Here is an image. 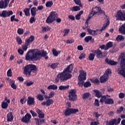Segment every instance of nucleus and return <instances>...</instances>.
<instances>
[{
    "label": "nucleus",
    "mask_w": 125,
    "mask_h": 125,
    "mask_svg": "<svg viewBox=\"0 0 125 125\" xmlns=\"http://www.w3.org/2000/svg\"><path fill=\"white\" fill-rule=\"evenodd\" d=\"M74 69V63H71L65 68L62 72H59L57 75V77L55 79V82L56 83H59L60 81L61 83H64L66 81L71 79L72 78V71Z\"/></svg>",
    "instance_id": "nucleus-1"
},
{
    "label": "nucleus",
    "mask_w": 125,
    "mask_h": 125,
    "mask_svg": "<svg viewBox=\"0 0 125 125\" xmlns=\"http://www.w3.org/2000/svg\"><path fill=\"white\" fill-rule=\"evenodd\" d=\"M120 66L118 68V74H120L125 78V54L120 56Z\"/></svg>",
    "instance_id": "nucleus-2"
},
{
    "label": "nucleus",
    "mask_w": 125,
    "mask_h": 125,
    "mask_svg": "<svg viewBox=\"0 0 125 125\" xmlns=\"http://www.w3.org/2000/svg\"><path fill=\"white\" fill-rule=\"evenodd\" d=\"M109 24L110 21L107 20L106 22L104 24L102 29H97L96 30H92L90 28H88L87 30L88 33H89L90 35H91L92 36H96L97 35H100V34H101L102 33V31H104V30H105V29H106Z\"/></svg>",
    "instance_id": "nucleus-3"
},
{
    "label": "nucleus",
    "mask_w": 125,
    "mask_h": 125,
    "mask_svg": "<svg viewBox=\"0 0 125 125\" xmlns=\"http://www.w3.org/2000/svg\"><path fill=\"white\" fill-rule=\"evenodd\" d=\"M37 66L35 65L30 64L27 65L24 67L23 73L26 77H29L31 76V72L35 73V72H37Z\"/></svg>",
    "instance_id": "nucleus-4"
},
{
    "label": "nucleus",
    "mask_w": 125,
    "mask_h": 125,
    "mask_svg": "<svg viewBox=\"0 0 125 125\" xmlns=\"http://www.w3.org/2000/svg\"><path fill=\"white\" fill-rule=\"evenodd\" d=\"M26 60L30 61H37L39 60L37 52L34 53V50H30L25 55Z\"/></svg>",
    "instance_id": "nucleus-5"
},
{
    "label": "nucleus",
    "mask_w": 125,
    "mask_h": 125,
    "mask_svg": "<svg viewBox=\"0 0 125 125\" xmlns=\"http://www.w3.org/2000/svg\"><path fill=\"white\" fill-rule=\"evenodd\" d=\"M111 74V70L110 69H107L103 76H101L100 78V82L102 83H106L107 81H108V79H109V75Z\"/></svg>",
    "instance_id": "nucleus-6"
},
{
    "label": "nucleus",
    "mask_w": 125,
    "mask_h": 125,
    "mask_svg": "<svg viewBox=\"0 0 125 125\" xmlns=\"http://www.w3.org/2000/svg\"><path fill=\"white\" fill-rule=\"evenodd\" d=\"M117 20L120 21H125V11L120 10L117 11L116 15L115 16Z\"/></svg>",
    "instance_id": "nucleus-7"
},
{
    "label": "nucleus",
    "mask_w": 125,
    "mask_h": 125,
    "mask_svg": "<svg viewBox=\"0 0 125 125\" xmlns=\"http://www.w3.org/2000/svg\"><path fill=\"white\" fill-rule=\"evenodd\" d=\"M108 95L102 96L101 99H100V102L101 103H103V102H104L105 104H113L114 101L113 100V99L111 98H108Z\"/></svg>",
    "instance_id": "nucleus-8"
},
{
    "label": "nucleus",
    "mask_w": 125,
    "mask_h": 125,
    "mask_svg": "<svg viewBox=\"0 0 125 125\" xmlns=\"http://www.w3.org/2000/svg\"><path fill=\"white\" fill-rule=\"evenodd\" d=\"M94 53L96 54L97 58H103L105 57L107 54V51L102 52L100 49H98V50H95Z\"/></svg>",
    "instance_id": "nucleus-9"
},
{
    "label": "nucleus",
    "mask_w": 125,
    "mask_h": 125,
    "mask_svg": "<svg viewBox=\"0 0 125 125\" xmlns=\"http://www.w3.org/2000/svg\"><path fill=\"white\" fill-rule=\"evenodd\" d=\"M121 118L119 117L118 119L114 118L111 119L109 121H107L106 123V125H118L119 124L121 123Z\"/></svg>",
    "instance_id": "nucleus-10"
},
{
    "label": "nucleus",
    "mask_w": 125,
    "mask_h": 125,
    "mask_svg": "<svg viewBox=\"0 0 125 125\" xmlns=\"http://www.w3.org/2000/svg\"><path fill=\"white\" fill-rule=\"evenodd\" d=\"M91 12L94 15H95V14H97V13H100L101 14H104V15H105V12L101 10V8L98 6L93 7Z\"/></svg>",
    "instance_id": "nucleus-11"
},
{
    "label": "nucleus",
    "mask_w": 125,
    "mask_h": 125,
    "mask_svg": "<svg viewBox=\"0 0 125 125\" xmlns=\"http://www.w3.org/2000/svg\"><path fill=\"white\" fill-rule=\"evenodd\" d=\"M13 15V12L11 11L3 10L1 13H0V17L6 18V17H9Z\"/></svg>",
    "instance_id": "nucleus-12"
},
{
    "label": "nucleus",
    "mask_w": 125,
    "mask_h": 125,
    "mask_svg": "<svg viewBox=\"0 0 125 125\" xmlns=\"http://www.w3.org/2000/svg\"><path fill=\"white\" fill-rule=\"evenodd\" d=\"M69 100L75 101L77 100V95L76 94V90H71L69 93Z\"/></svg>",
    "instance_id": "nucleus-13"
},
{
    "label": "nucleus",
    "mask_w": 125,
    "mask_h": 125,
    "mask_svg": "<svg viewBox=\"0 0 125 125\" xmlns=\"http://www.w3.org/2000/svg\"><path fill=\"white\" fill-rule=\"evenodd\" d=\"M79 112V109L75 108H67L64 112V115L65 116H70L71 114H75Z\"/></svg>",
    "instance_id": "nucleus-14"
},
{
    "label": "nucleus",
    "mask_w": 125,
    "mask_h": 125,
    "mask_svg": "<svg viewBox=\"0 0 125 125\" xmlns=\"http://www.w3.org/2000/svg\"><path fill=\"white\" fill-rule=\"evenodd\" d=\"M10 0H1L0 1V8L1 9H5L8 6Z\"/></svg>",
    "instance_id": "nucleus-15"
},
{
    "label": "nucleus",
    "mask_w": 125,
    "mask_h": 125,
    "mask_svg": "<svg viewBox=\"0 0 125 125\" xmlns=\"http://www.w3.org/2000/svg\"><path fill=\"white\" fill-rule=\"evenodd\" d=\"M37 58H38V60H40V59H41V56H42V57H44L45 59H48V56H46V55L47 54V52L46 51L42 50V51L37 52Z\"/></svg>",
    "instance_id": "nucleus-16"
},
{
    "label": "nucleus",
    "mask_w": 125,
    "mask_h": 125,
    "mask_svg": "<svg viewBox=\"0 0 125 125\" xmlns=\"http://www.w3.org/2000/svg\"><path fill=\"white\" fill-rule=\"evenodd\" d=\"M79 72V81H85L86 80V72L83 70H80Z\"/></svg>",
    "instance_id": "nucleus-17"
},
{
    "label": "nucleus",
    "mask_w": 125,
    "mask_h": 125,
    "mask_svg": "<svg viewBox=\"0 0 125 125\" xmlns=\"http://www.w3.org/2000/svg\"><path fill=\"white\" fill-rule=\"evenodd\" d=\"M31 118H32V115H31L30 113H26V115H25L24 117H23L21 119V122H23L25 124H28V123H30V121Z\"/></svg>",
    "instance_id": "nucleus-18"
},
{
    "label": "nucleus",
    "mask_w": 125,
    "mask_h": 125,
    "mask_svg": "<svg viewBox=\"0 0 125 125\" xmlns=\"http://www.w3.org/2000/svg\"><path fill=\"white\" fill-rule=\"evenodd\" d=\"M5 101L6 102H3L2 103L1 107L2 109L7 108V107H8V104L10 103V100L8 99L7 97L5 98Z\"/></svg>",
    "instance_id": "nucleus-19"
},
{
    "label": "nucleus",
    "mask_w": 125,
    "mask_h": 125,
    "mask_svg": "<svg viewBox=\"0 0 125 125\" xmlns=\"http://www.w3.org/2000/svg\"><path fill=\"white\" fill-rule=\"evenodd\" d=\"M54 102L53 101V100L49 99L47 100L46 102H43L41 104V105H42V106H44V105H46L48 107V106H50L51 104H53Z\"/></svg>",
    "instance_id": "nucleus-20"
},
{
    "label": "nucleus",
    "mask_w": 125,
    "mask_h": 125,
    "mask_svg": "<svg viewBox=\"0 0 125 125\" xmlns=\"http://www.w3.org/2000/svg\"><path fill=\"white\" fill-rule=\"evenodd\" d=\"M27 104L28 105H35V98L31 96L27 98Z\"/></svg>",
    "instance_id": "nucleus-21"
},
{
    "label": "nucleus",
    "mask_w": 125,
    "mask_h": 125,
    "mask_svg": "<svg viewBox=\"0 0 125 125\" xmlns=\"http://www.w3.org/2000/svg\"><path fill=\"white\" fill-rule=\"evenodd\" d=\"M105 62L109 65H111V66H114L115 65H117L118 64V62H115L114 61H112L111 60H109L108 59H105Z\"/></svg>",
    "instance_id": "nucleus-22"
},
{
    "label": "nucleus",
    "mask_w": 125,
    "mask_h": 125,
    "mask_svg": "<svg viewBox=\"0 0 125 125\" xmlns=\"http://www.w3.org/2000/svg\"><path fill=\"white\" fill-rule=\"evenodd\" d=\"M119 31L122 35H125V23H124L119 27Z\"/></svg>",
    "instance_id": "nucleus-23"
},
{
    "label": "nucleus",
    "mask_w": 125,
    "mask_h": 125,
    "mask_svg": "<svg viewBox=\"0 0 125 125\" xmlns=\"http://www.w3.org/2000/svg\"><path fill=\"white\" fill-rule=\"evenodd\" d=\"M36 112L39 115V117L41 119H43L44 118V113L40 109H36Z\"/></svg>",
    "instance_id": "nucleus-24"
},
{
    "label": "nucleus",
    "mask_w": 125,
    "mask_h": 125,
    "mask_svg": "<svg viewBox=\"0 0 125 125\" xmlns=\"http://www.w3.org/2000/svg\"><path fill=\"white\" fill-rule=\"evenodd\" d=\"M34 40H35V37H34V36L33 35H31L27 40L25 41V42L28 44H30V43L34 42Z\"/></svg>",
    "instance_id": "nucleus-25"
},
{
    "label": "nucleus",
    "mask_w": 125,
    "mask_h": 125,
    "mask_svg": "<svg viewBox=\"0 0 125 125\" xmlns=\"http://www.w3.org/2000/svg\"><path fill=\"white\" fill-rule=\"evenodd\" d=\"M94 93L96 97L98 98H100V97H102V93L98 90H94Z\"/></svg>",
    "instance_id": "nucleus-26"
},
{
    "label": "nucleus",
    "mask_w": 125,
    "mask_h": 125,
    "mask_svg": "<svg viewBox=\"0 0 125 125\" xmlns=\"http://www.w3.org/2000/svg\"><path fill=\"white\" fill-rule=\"evenodd\" d=\"M38 11V9L36 7H33L31 9V13L32 16H36L37 15V12Z\"/></svg>",
    "instance_id": "nucleus-27"
},
{
    "label": "nucleus",
    "mask_w": 125,
    "mask_h": 125,
    "mask_svg": "<svg viewBox=\"0 0 125 125\" xmlns=\"http://www.w3.org/2000/svg\"><path fill=\"white\" fill-rule=\"evenodd\" d=\"M50 16L54 19V20H56V19L58 18V15L57 13L55 11H52L50 13Z\"/></svg>",
    "instance_id": "nucleus-28"
},
{
    "label": "nucleus",
    "mask_w": 125,
    "mask_h": 125,
    "mask_svg": "<svg viewBox=\"0 0 125 125\" xmlns=\"http://www.w3.org/2000/svg\"><path fill=\"white\" fill-rule=\"evenodd\" d=\"M54 21H55L54 19L51 17V16L50 15H49V16L47 17L46 22L48 24H50L51 23H53Z\"/></svg>",
    "instance_id": "nucleus-29"
},
{
    "label": "nucleus",
    "mask_w": 125,
    "mask_h": 125,
    "mask_svg": "<svg viewBox=\"0 0 125 125\" xmlns=\"http://www.w3.org/2000/svg\"><path fill=\"white\" fill-rule=\"evenodd\" d=\"M7 118L8 122H12V121H13V115H12V112L8 113Z\"/></svg>",
    "instance_id": "nucleus-30"
},
{
    "label": "nucleus",
    "mask_w": 125,
    "mask_h": 125,
    "mask_svg": "<svg viewBox=\"0 0 125 125\" xmlns=\"http://www.w3.org/2000/svg\"><path fill=\"white\" fill-rule=\"evenodd\" d=\"M10 83H11L12 88H13V89L17 88V85L15 84V81L14 80H10Z\"/></svg>",
    "instance_id": "nucleus-31"
},
{
    "label": "nucleus",
    "mask_w": 125,
    "mask_h": 125,
    "mask_svg": "<svg viewBox=\"0 0 125 125\" xmlns=\"http://www.w3.org/2000/svg\"><path fill=\"white\" fill-rule=\"evenodd\" d=\"M58 88V86H57V85H55V84L49 85L47 87V89H53L54 90H55Z\"/></svg>",
    "instance_id": "nucleus-32"
},
{
    "label": "nucleus",
    "mask_w": 125,
    "mask_h": 125,
    "mask_svg": "<svg viewBox=\"0 0 125 125\" xmlns=\"http://www.w3.org/2000/svg\"><path fill=\"white\" fill-rule=\"evenodd\" d=\"M68 88H69V85H60L59 86V89H60V90H65V89Z\"/></svg>",
    "instance_id": "nucleus-33"
},
{
    "label": "nucleus",
    "mask_w": 125,
    "mask_h": 125,
    "mask_svg": "<svg viewBox=\"0 0 125 125\" xmlns=\"http://www.w3.org/2000/svg\"><path fill=\"white\" fill-rule=\"evenodd\" d=\"M125 40V37L123 35H118L116 37V40L117 42H121V41H124Z\"/></svg>",
    "instance_id": "nucleus-34"
},
{
    "label": "nucleus",
    "mask_w": 125,
    "mask_h": 125,
    "mask_svg": "<svg viewBox=\"0 0 125 125\" xmlns=\"http://www.w3.org/2000/svg\"><path fill=\"white\" fill-rule=\"evenodd\" d=\"M113 46V42H109L106 44V50H108L109 48H111Z\"/></svg>",
    "instance_id": "nucleus-35"
},
{
    "label": "nucleus",
    "mask_w": 125,
    "mask_h": 125,
    "mask_svg": "<svg viewBox=\"0 0 125 125\" xmlns=\"http://www.w3.org/2000/svg\"><path fill=\"white\" fill-rule=\"evenodd\" d=\"M24 13L26 16H30V8H25L24 11Z\"/></svg>",
    "instance_id": "nucleus-36"
},
{
    "label": "nucleus",
    "mask_w": 125,
    "mask_h": 125,
    "mask_svg": "<svg viewBox=\"0 0 125 125\" xmlns=\"http://www.w3.org/2000/svg\"><path fill=\"white\" fill-rule=\"evenodd\" d=\"M42 32L43 33H44V32H48V31H50V27L49 26H46L45 27H42Z\"/></svg>",
    "instance_id": "nucleus-37"
},
{
    "label": "nucleus",
    "mask_w": 125,
    "mask_h": 125,
    "mask_svg": "<svg viewBox=\"0 0 125 125\" xmlns=\"http://www.w3.org/2000/svg\"><path fill=\"white\" fill-rule=\"evenodd\" d=\"M53 5V2L52 1H49L46 3V7H51Z\"/></svg>",
    "instance_id": "nucleus-38"
},
{
    "label": "nucleus",
    "mask_w": 125,
    "mask_h": 125,
    "mask_svg": "<svg viewBox=\"0 0 125 125\" xmlns=\"http://www.w3.org/2000/svg\"><path fill=\"white\" fill-rule=\"evenodd\" d=\"M95 57V54L90 53L89 55V60H90V61H93V60H94Z\"/></svg>",
    "instance_id": "nucleus-39"
},
{
    "label": "nucleus",
    "mask_w": 125,
    "mask_h": 125,
    "mask_svg": "<svg viewBox=\"0 0 125 125\" xmlns=\"http://www.w3.org/2000/svg\"><path fill=\"white\" fill-rule=\"evenodd\" d=\"M78 10H81V8L78 6H73L71 9L72 11H78Z\"/></svg>",
    "instance_id": "nucleus-40"
},
{
    "label": "nucleus",
    "mask_w": 125,
    "mask_h": 125,
    "mask_svg": "<svg viewBox=\"0 0 125 125\" xmlns=\"http://www.w3.org/2000/svg\"><path fill=\"white\" fill-rule=\"evenodd\" d=\"M59 63L58 62L53 63L51 65L50 67L52 69H56L57 68V66H58Z\"/></svg>",
    "instance_id": "nucleus-41"
},
{
    "label": "nucleus",
    "mask_w": 125,
    "mask_h": 125,
    "mask_svg": "<svg viewBox=\"0 0 125 125\" xmlns=\"http://www.w3.org/2000/svg\"><path fill=\"white\" fill-rule=\"evenodd\" d=\"M29 45V44H28L27 43H25L24 45H23L22 46V50L24 51H26V50H27V49H28V46Z\"/></svg>",
    "instance_id": "nucleus-42"
},
{
    "label": "nucleus",
    "mask_w": 125,
    "mask_h": 125,
    "mask_svg": "<svg viewBox=\"0 0 125 125\" xmlns=\"http://www.w3.org/2000/svg\"><path fill=\"white\" fill-rule=\"evenodd\" d=\"M37 98L40 101H42L43 100V99H44L43 98V96H42V94H38L37 96Z\"/></svg>",
    "instance_id": "nucleus-43"
},
{
    "label": "nucleus",
    "mask_w": 125,
    "mask_h": 125,
    "mask_svg": "<svg viewBox=\"0 0 125 125\" xmlns=\"http://www.w3.org/2000/svg\"><path fill=\"white\" fill-rule=\"evenodd\" d=\"M60 52V51H57V50H56L55 49H53V54L54 55V56H58V54H59Z\"/></svg>",
    "instance_id": "nucleus-44"
},
{
    "label": "nucleus",
    "mask_w": 125,
    "mask_h": 125,
    "mask_svg": "<svg viewBox=\"0 0 125 125\" xmlns=\"http://www.w3.org/2000/svg\"><path fill=\"white\" fill-rule=\"evenodd\" d=\"M74 1L76 4L79 5L81 7H83V4L81 2V0H74Z\"/></svg>",
    "instance_id": "nucleus-45"
},
{
    "label": "nucleus",
    "mask_w": 125,
    "mask_h": 125,
    "mask_svg": "<svg viewBox=\"0 0 125 125\" xmlns=\"http://www.w3.org/2000/svg\"><path fill=\"white\" fill-rule=\"evenodd\" d=\"M92 40V37L91 36H87L84 38V41L86 42H88Z\"/></svg>",
    "instance_id": "nucleus-46"
},
{
    "label": "nucleus",
    "mask_w": 125,
    "mask_h": 125,
    "mask_svg": "<svg viewBox=\"0 0 125 125\" xmlns=\"http://www.w3.org/2000/svg\"><path fill=\"white\" fill-rule=\"evenodd\" d=\"M17 33L19 35H23L24 33V29L22 28H18Z\"/></svg>",
    "instance_id": "nucleus-47"
},
{
    "label": "nucleus",
    "mask_w": 125,
    "mask_h": 125,
    "mask_svg": "<svg viewBox=\"0 0 125 125\" xmlns=\"http://www.w3.org/2000/svg\"><path fill=\"white\" fill-rule=\"evenodd\" d=\"M16 41L18 43V44H22V39H21V38L19 37H17L16 38Z\"/></svg>",
    "instance_id": "nucleus-48"
},
{
    "label": "nucleus",
    "mask_w": 125,
    "mask_h": 125,
    "mask_svg": "<svg viewBox=\"0 0 125 125\" xmlns=\"http://www.w3.org/2000/svg\"><path fill=\"white\" fill-rule=\"evenodd\" d=\"M78 83L79 86H83L84 84V80H79Z\"/></svg>",
    "instance_id": "nucleus-49"
},
{
    "label": "nucleus",
    "mask_w": 125,
    "mask_h": 125,
    "mask_svg": "<svg viewBox=\"0 0 125 125\" xmlns=\"http://www.w3.org/2000/svg\"><path fill=\"white\" fill-rule=\"evenodd\" d=\"M7 75L8 77H12V70L11 69H9L7 72Z\"/></svg>",
    "instance_id": "nucleus-50"
},
{
    "label": "nucleus",
    "mask_w": 125,
    "mask_h": 125,
    "mask_svg": "<svg viewBox=\"0 0 125 125\" xmlns=\"http://www.w3.org/2000/svg\"><path fill=\"white\" fill-rule=\"evenodd\" d=\"M85 58V54L84 53H81L79 56V59L82 60V59H84Z\"/></svg>",
    "instance_id": "nucleus-51"
},
{
    "label": "nucleus",
    "mask_w": 125,
    "mask_h": 125,
    "mask_svg": "<svg viewBox=\"0 0 125 125\" xmlns=\"http://www.w3.org/2000/svg\"><path fill=\"white\" fill-rule=\"evenodd\" d=\"M49 98H52L55 95V92L51 91L49 94Z\"/></svg>",
    "instance_id": "nucleus-52"
},
{
    "label": "nucleus",
    "mask_w": 125,
    "mask_h": 125,
    "mask_svg": "<svg viewBox=\"0 0 125 125\" xmlns=\"http://www.w3.org/2000/svg\"><path fill=\"white\" fill-rule=\"evenodd\" d=\"M89 95H90V94L89 93H85L83 94V99H85L87 98V97H89Z\"/></svg>",
    "instance_id": "nucleus-53"
},
{
    "label": "nucleus",
    "mask_w": 125,
    "mask_h": 125,
    "mask_svg": "<svg viewBox=\"0 0 125 125\" xmlns=\"http://www.w3.org/2000/svg\"><path fill=\"white\" fill-rule=\"evenodd\" d=\"M90 85H91V83L89 82H87L83 84L84 87H88V86H90Z\"/></svg>",
    "instance_id": "nucleus-54"
},
{
    "label": "nucleus",
    "mask_w": 125,
    "mask_h": 125,
    "mask_svg": "<svg viewBox=\"0 0 125 125\" xmlns=\"http://www.w3.org/2000/svg\"><path fill=\"white\" fill-rule=\"evenodd\" d=\"M124 111V107L121 106L117 110V114H120L122 113V111Z\"/></svg>",
    "instance_id": "nucleus-55"
},
{
    "label": "nucleus",
    "mask_w": 125,
    "mask_h": 125,
    "mask_svg": "<svg viewBox=\"0 0 125 125\" xmlns=\"http://www.w3.org/2000/svg\"><path fill=\"white\" fill-rule=\"evenodd\" d=\"M95 15L94 14H93L91 12V13L89 14V15H88L87 18V20H90V19H91L92 17H93V16H94Z\"/></svg>",
    "instance_id": "nucleus-56"
},
{
    "label": "nucleus",
    "mask_w": 125,
    "mask_h": 125,
    "mask_svg": "<svg viewBox=\"0 0 125 125\" xmlns=\"http://www.w3.org/2000/svg\"><path fill=\"white\" fill-rule=\"evenodd\" d=\"M70 33V29H66L64 30V34L63 35V37L67 36L68 34Z\"/></svg>",
    "instance_id": "nucleus-57"
},
{
    "label": "nucleus",
    "mask_w": 125,
    "mask_h": 125,
    "mask_svg": "<svg viewBox=\"0 0 125 125\" xmlns=\"http://www.w3.org/2000/svg\"><path fill=\"white\" fill-rule=\"evenodd\" d=\"M18 53L20 54V55H23V54H24V51L22 49H19L18 50Z\"/></svg>",
    "instance_id": "nucleus-58"
},
{
    "label": "nucleus",
    "mask_w": 125,
    "mask_h": 125,
    "mask_svg": "<svg viewBox=\"0 0 125 125\" xmlns=\"http://www.w3.org/2000/svg\"><path fill=\"white\" fill-rule=\"evenodd\" d=\"M35 21H36V19H35V16H33L30 18V22L31 24H33V23H34V22H35Z\"/></svg>",
    "instance_id": "nucleus-59"
},
{
    "label": "nucleus",
    "mask_w": 125,
    "mask_h": 125,
    "mask_svg": "<svg viewBox=\"0 0 125 125\" xmlns=\"http://www.w3.org/2000/svg\"><path fill=\"white\" fill-rule=\"evenodd\" d=\"M30 113H31V115H32L33 117H37V116H38V115L37 114V113L36 112H35V111L31 110L30 111Z\"/></svg>",
    "instance_id": "nucleus-60"
},
{
    "label": "nucleus",
    "mask_w": 125,
    "mask_h": 125,
    "mask_svg": "<svg viewBox=\"0 0 125 125\" xmlns=\"http://www.w3.org/2000/svg\"><path fill=\"white\" fill-rule=\"evenodd\" d=\"M94 105L95 106H97V107H99V101L98 100L96 99L95 100Z\"/></svg>",
    "instance_id": "nucleus-61"
},
{
    "label": "nucleus",
    "mask_w": 125,
    "mask_h": 125,
    "mask_svg": "<svg viewBox=\"0 0 125 125\" xmlns=\"http://www.w3.org/2000/svg\"><path fill=\"white\" fill-rule=\"evenodd\" d=\"M20 102H21V104H24V103H25V102H26V98H25V97L21 98L20 100Z\"/></svg>",
    "instance_id": "nucleus-62"
},
{
    "label": "nucleus",
    "mask_w": 125,
    "mask_h": 125,
    "mask_svg": "<svg viewBox=\"0 0 125 125\" xmlns=\"http://www.w3.org/2000/svg\"><path fill=\"white\" fill-rule=\"evenodd\" d=\"M35 120L36 121V125H41V121L39 118H35Z\"/></svg>",
    "instance_id": "nucleus-63"
},
{
    "label": "nucleus",
    "mask_w": 125,
    "mask_h": 125,
    "mask_svg": "<svg viewBox=\"0 0 125 125\" xmlns=\"http://www.w3.org/2000/svg\"><path fill=\"white\" fill-rule=\"evenodd\" d=\"M99 125V122L95 121L91 123L90 125Z\"/></svg>",
    "instance_id": "nucleus-64"
}]
</instances>
